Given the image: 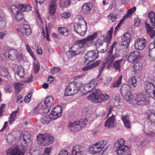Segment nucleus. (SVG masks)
I'll use <instances>...</instances> for the list:
<instances>
[{
    "label": "nucleus",
    "mask_w": 155,
    "mask_h": 155,
    "mask_svg": "<svg viewBox=\"0 0 155 155\" xmlns=\"http://www.w3.org/2000/svg\"><path fill=\"white\" fill-rule=\"evenodd\" d=\"M124 140L120 138L118 139L114 146L117 155H131L129 149L127 146L124 144Z\"/></svg>",
    "instance_id": "obj_1"
},
{
    "label": "nucleus",
    "mask_w": 155,
    "mask_h": 155,
    "mask_svg": "<svg viewBox=\"0 0 155 155\" xmlns=\"http://www.w3.org/2000/svg\"><path fill=\"white\" fill-rule=\"evenodd\" d=\"M148 17L150 20L151 24L153 27L155 29V14L153 12H150L148 14ZM145 28L148 35L151 38L153 39L155 38V30L153 29L149 24L145 23Z\"/></svg>",
    "instance_id": "obj_2"
},
{
    "label": "nucleus",
    "mask_w": 155,
    "mask_h": 155,
    "mask_svg": "<svg viewBox=\"0 0 155 155\" xmlns=\"http://www.w3.org/2000/svg\"><path fill=\"white\" fill-rule=\"evenodd\" d=\"M82 86V83L79 82H73L69 83L65 90V95L68 96L75 94Z\"/></svg>",
    "instance_id": "obj_3"
},
{
    "label": "nucleus",
    "mask_w": 155,
    "mask_h": 155,
    "mask_svg": "<svg viewBox=\"0 0 155 155\" xmlns=\"http://www.w3.org/2000/svg\"><path fill=\"white\" fill-rule=\"evenodd\" d=\"M37 138L38 144L43 146L50 145L54 140V137L48 134H39Z\"/></svg>",
    "instance_id": "obj_4"
},
{
    "label": "nucleus",
    "mask_w": 155,
    "mask_h": 155,
    "mask_svg": "<svg viewBox=\"0 0 155 155\" xmlns=\"http://www.w3.org/2000/svg\"><path fill=\"white\" fill-rule=\"evenodd\" d=\"M109 96L106 94H102L99 90H97L95 92L88 96L87 98L88 100L94 101L96 103H101L106 101L109 98Z\"/></svg>",
    "instance_id": "obj_5"
},
{
    "label": "nucleus",
    "mask_w": 155,
    "mask_h": 155,
    "mask_svg": "<svg viewBox=\"0 0 155 155\" xmlns=\"http://www.w3.org/2000/svg\"><path fill=\"white\" fill-rule=\"evenodd\" d=\"M131 99L134 104L138 105H143L148 102L146 96L142 93H140L138 94H134Z\"/></svg>",
    "instance_id": "obj_6"
},
{
    "label": "nucleus",
    "mask_w": 155,
    "mask_h": 155,
    "mask_svg": "<svg viewBox=\"0 0 155 155\" xmlns=\"http://www.w3.org/2000/svg\"><path fill=\"white\" fill-rule=\"evenodd\" d=\"M20 146H16L8 149L6 151L7 155H24L25 153V148Z\"/></svg>",
    "instance_id": "obj_7"
},
{
    "label": "nucleus",
    "mask_w": 155,
    "mask_h": 155,
    "mask_svg": "<svg viewBox=\"0 0 155 155\" xmlns=\"http://www.w3.org/2000/svg\"><path fill=\"white\" fill-rule=\"evenodd\" d=\"M130 87L127 84H123L121 85L120 88L121 94L127 101H131L134 95L130 94Z\"/></svg>",
    "instance_id": "obj_8"
},
{
    "label": "nucleus",
    "mask_w": 155,
    "mask_h": 155,
    "mask_svg": "<svg viewBox=\"0 0 155 155\" xmlns=\"http://www.w3.org/2000/svg\"><path fill=\"white\" fill-rule=\"evenodd\" d=\"M106 144L105 141H101L90 147L89 150L90 153L95 154L100 152Z\"/></svg>",
    "instance_id": "obj_9"
},
{
    "label": "nucleus",
    "mask_w": 155,
    "mask_h": 155,
    "mask_svg": "<svg viewBox=\"0 0 155 155\" xmlns=\"http://www.w3.org/2000/svg\"><path fill=\"white\" fill-rule=\"evenodd\" d=\"M81 21L84 22L85 24L82 25L81 23H74V26L75 31L81 35L83 36L85 34L87 31V23L84 20Z\"/></svg>",
    "instance_id": "obj_10"
},
{
    "label": "nucleus",
    "mask_w": 155,
    "mask_h": 155,
    "mask_svg": "<svg viewBox=\"0 0 155 155\" xmlns=\"http://www.w3.org/2000/svg\"><path fill=\"white\" fill-rule=\"evenodd\" d=\"M98 51L94 50L87 52L84 56L85 63L88 64L98 58Z\"/></svg>",
    "instance_id": "obj_11"
},
{
    "label": "nucleus",
    "mask_w": 155,
    "mask_h": 155,
    "mask_svg": "<svg viewBox=\"0 0 155 155\" xmlns=\"http://www.w3.org/2000/svg\"><path fill=\"white\" fill-rule=\"evenodd\" d=\"M18 51L16 50L13 49H8L4 53V57L7 59L14 60L17 58Z\"/></svg>",
    "instance_id": "obj_12"
},
{
    "label": "nucleus",
    "mask_w": 155,
    "mask_h": 155,
    "mask_svg": "<svg viewBox=\"0 0 155 155\" xmlns=\"http://www.w3.org/2000/svg\"><path fill=\"white\" fill-rule=\"evenodd\" d=\"M144 88L146 92L148 94L149 97L155 98V86L153 83H147Z\"/></svg>",
    "instance_id": "obj_13"
},
{
    "label": "nucleus",
    "mask_w": 155,
    "mask_h": 155,
    "mask_svg": "<svg viewBox=\"0 0 155 155\" xmlns=\"http://www.w3.org/2000/svg\"><path fill=\"white\" fill-rule=\"evenodd\" d=\"M146 42V39L144 38H139L136 39L134 44L135 49L139 50L143 49L145 46Z\"/></svg>",
    "instance_id": "obj_14"
},
{
    "label": "nucleus",
    "mask_w": 155,
    "mask_h": 155,
    "mask_svg": "<svg viewBox=\"0 0 155 155\" xmlns=\"http://www.w3.org/2000/svg\"><path fill=\"white\" fill-rule=\"evenodd\" d=\"M87 42L85 40V39H81L76 41L75 43L73 45L76 48L78 49L80 51V52L81 53L83 51L84 48L85 44L87 45Z\"/></svg>",
    "instance_id": "obj_15"
},
{
    "label": "nucleus",
    "mask_w": 155,
    "mask_h": 155,
    "mask_svg": "<svg viewBox=\"0 0 155 155\" xmlns=\"http://www.w3.org/2000/svg\"><path fill=\"white\" fill-rule=\"evenodd\" d=\"M31 135L27 132H25L21 138L20 142L22 147L24 148L27 146L28 143L30 141Z\"/></svg>",
    "instance_id": "obj_16"
},
{
    "label": "nucleus",
    "mask_w": 155,
    "mask_h": 155,
    "mask_svg": "<svg viewBox=\"0 0 155 155\" xmlns=\"http://www.w3.org/2000/svg\"><path fill=\"white\" fill-rule=\"evenodd\" d=\"M81 53L80 51L76 48L73 45L69 49V51H67L66 54L68 58H71L75 57L76 55L79 54Z\"/></svg>",
    "instance_id": "obj_17"
},
{
    "label": "nucleus",
    "mask_w": 155,
    "mask_h": 155,
    "mask_svg": "<svg viewBox=\"0 0 155 155\" xmlns=\"http://www.w3.org/2000/svg\"><path fill=\"white\" fill-rule=\"evenodd\" d=\"M19 32L24 36L30 35L32 32L29 25L26 24H23V25L21 26Z\"/></svg>",
    "instance_id": "obj_18"
},
{
    "label": "nucleus",
    "mask_w": 155,
    "mask_h": 155,
    "mask_svg": "<svg viewBox=\"0 0 155 155\" xmlns=\"http://www.w3.org/2000/svg\"><path fill=\"white\" fill-rule=\"evenodd\" d=\"M79 123L77 121L69 123L68 126L69 130L72 132H76L80 131V127Z\"/></svg>",
    "instance_id": "obj_19"
},
{
    "label": "nucleus",
    "mask_w": 155,
    "mask_h": 155,
    "mask_svg": "<svg viewBox=\"0 0 155 155\" xmlns=\"http://www.w3.org/2000/svg\"><path fill=\"white\" fill-rule=\"evenodd\" d=\"M57 0H50L49 5V13L52 15L55 13L57 8Z\"/></svg>",
    "instance_id": "obj_20"
},
{
    "label": "nucleus",
    "mask_w": 155,
    "mask_h": 155,
    "mask_svg": "<svg viewBox=\"0 0 155 155\" xmlns=\"http://www.w3.org/2000/svg\"><path fill=\"white\" fill-rule=\"evenodd\" d=\"M84 153L82 146L80 145H76L73 147L71 155H82Z\"/></svg>",
    "instance_id": "obj_21"
},
{
    "label": "nucleus",
    "mask_w": 155,
    "mask_h": 155,
    "mask_svg": "<svg viewBox=\"0 0 155 155\" xmlns=\"http://www.w3.org/2000/svg\"><path fill=\"white\" fill-rule=\"evenodd\" d=\"M140 58V55L137 52H131L128 56L127 61L130 63L134 62Z\"/></svg>",
    "instance_id": "obj_22"
},
{
    "label": "nucleus",
    "mask_w": 155,
    "mask_h": 155,
    "mask_svg": "<svg viewBox=\"0 0 155 155\" xmlns=\"http://www.w3.org/2000/svg\"><path fill=\"white\" fill-rule=\"evenodd\" d=\"M115 123L114 116L112 115L106 121L104 126L108 128H112L114 126Z\"/></svg>",
    "instance_id": "obj_23"
},
{
    "label": "nucleus",
    "mask_w": 155,
    "mask_h": 155,
    "mask_svg": "<svg viewBox=\"0 0 155 155\" xmlns=\"http://www.w3.org/2000/svg\"><path fill=\"white\" fill-rule=\"evenodd\" d=\"M121 119L126 128L128 129L131 127V121L129 120V116L128 114L122 115Z\"/></svg>",
    "instance_id": "obj_24"
},
{
    "label": "nucleus",
    "mask_w": 155,
    "mask_h": 155,
    "mask_svg": "<svg viewBox=\"0 0 155 155\" xmlns=\"http://www.w3.org/2000/svg\"><path fill=\"white\" fill-rule=\"evenodd\" d=\"M6 25V18L3 11L0 9V29L4 28Z\"/></svg>",
    "instance_id": "obj_25"
},
{
    "label": "nucleus",
    "mask_w": 155,
    "mask_h": 155,
    "mask_svg": "<svg viewBox=\"0 0 155 155\" xmlns=\"http://www.w3.org/2000/svg\"><path fill=\"white\" fill-rule=\"evenodd\" d=\"M123 58L118 59L114 61L112 63V66L114 68L116 71L120 72L121 68V62L123 61Z\"/></svg>",
    "instance_id": "obj_26"
},
{
    "label": "nucleus",
    "mask_w": 155,
    "mask_h": 155,
    "mask_svg": "<svg viewBox=\"0 0 155 155\" xmlns=\"http://www.w3.org/2000/svg\"><path fill=\"white\" fill-rule=\"evenodd\" d=\"M44 104L46 107L51 108L54 103V98L52 96L47 97L44 101Z\"/></svg>",
    "instance_id": "obj_27"
},
{
    "label": "nucleus",
    "mask_w": 155,
    "mask_h": 155,
    "mask_svg": "<svg viewBox=\"0 0 155 155\" xmlns=\"http://www.w3.org/2000/svg\"><path fill=\"white\" fill-rule=\"evenodd\" d=\"M98 36V34L97 32H95L94 34L88 36L85 40L87 42V45L90 46L92 45L93 42V41Z\"/></svg>",
    "instance_id": "obj_28"
},
{
    "label": "nucleus",
    "mask_w": 155,
    "mask_h": 155,
    "mask_svg": "<svg viewBox=\"0 0 155 155\" xmlns=\"http://www.w3.org/2000/svg\"><path fill=\"white\" fill-rule=\"evenodd\" d=\"M52 120L51 117L48 114H45L41 119V123L43 124H48Z\"/></svg>",
    "instance_id": "obj_29"
},
{
    "label": "nucleus",
    "mask_w": 155,
    "mask_h": 155,
    "mask_svg": "<svg viewBox=\"0 0 155 155\" xmlns=\"http://www.w3.org/2000/svg\"><path fill=\"white\" fill-rule=\"evenodd\" d=\"M101 61H97L96 63L92 64L91 65L85 66L83 68L82 70L84 71H86L88 69H91L94 67H97L99 65Z\"/></svg>",
    "instance_id": "obj_30"
},
{
    "label": "nucleus",
    "mask_w": 155,
    "mask_h": 155,
    "mask_svg": "<svg viewBox=\"0 0 155 155\" xmlns=\"http://www.w3.org/2000/svg\"><path fill=\"white\" fill-rule=\"evenodd\" d=\"M58 31L64 36H67L70 33L68 29L64 27H59L58 28Z\"/></svg>",
    "instance_id": "obj_31"
},
{
    "label": "nucleus",
    "mask_w": 155,
    "mask_h": 155,
    "mask_svg": "<svg viewBox=\"0 0 155 155\" xmlns=\"http://www.w3.org/2000/svg\"><path fill=\"white\" fill-rule=\"evenodd\" d=\"M113 32V28H111L109 31H108L107 33L105 36L106 38L107 39V42H106L108 44L110 43V41L112 37V35Z\"/></svg>",
    "instance_id": "obj_32"
},
{
    "label": "nucleus",
    "mask_w": 155,
    "mask_h": 155,
    "mask_svg": "<svg viewBox=\"0 0 155 155\" xmlns=\"http://www.w3.org/2000/svg\"><path fill=\"white\" fill-rule=\"evenodd\" d=\"M9 74L7 68L3 67L0 69V75L3 77L7 76Z\"/></svg>",
    "instance_id": "obj_33"
},
{
    "label": "nucleus",
    "mask_w": 155,
    "mask_h": 155,
    "mask_svg": "<svg viewBox=\"0 0 155 155\" xmlns=\"http://www.w3.org/2000/svg\"><path fill=\"white\" fill-rule=\"evenodd\" d=\"M121 38L123 41H126L130 42L131 39V35L128 33H125L121 36Z\"/></svg>",
    "instance_id": "obj_34"
},
{
    "label": "nucleus",
    "mask_w": 155,
    "mask_h": 155,
    "mask_svg": "<svg viewBox=\"0 0 155 155\" xmlns=\"http://www.w3.org/2000/svg\"><path fill=\"white\" fill-rule=\"evenodd\" d=\"M142 66V64L141 62H138L135 63L133 67V71L134 72H136L137 70L141 69Z\"/></svg>",
    "instance_id": "obj_35"
},
{
    "label": "nucleus",
    "mask_w": 155,
    "mask_h": 155,
    "mask_svg": "<svg viewBox=\"0 0 155 155\" xmlns=\"http://www.w3.org/2000/svg\"><path fill=\"white\" fill-rule=\"evenodd\" d=\"M148 119H149L152 122H155V113L153 112H151L149 111L147 113Z\"/></svg>",
    "instance_id": "obj_36"
},
{
    "label": "nucleus",
    "mask_w": 155,
    "mask_h": 155,
    "mask_svg": "<svg viewBox=\"0 0 155 155\" xmlns=\"http://www.w3.org/2000/svg\"><path fill=\"white\" fill-rule=\"evenodd\" d=\"M92 8V6L90 3L84 4L82 6V9L84 11L91 10Z\"/></svg>",
    "instance_id": "obj_37"
},
{
    "label": "nucleus",
    "mask_w": 155,
    "mask_h": 155,
    "mask_svg": "<svg viewBox=\"0 0 155 155\" xmlns=\"http://www.w3.org/2000/svg\"><path fill=\"white\" fill-rule=\"evenodd\" d=\"M42 105L41 104L37 105L35 108L33 110V112L34 114H37L38 113L41 114L42 113V111L43 110L42 107H41Z\"/></svg>",
    "instance_id": "obj_38"
},
{
    "label": "nucleus",
    "mask_w": 155,
    "mask_h": 155,
    "mask_svg": "<svg viewBox=\"0 0 155 155\" xmlns=\"http://www.w3.org/2000/svg\"><path fill=\"white\" fill-rule=\"evenodd\" d=\"M79 123V125L80 127V130L84 128L87 125V120L85 118L84 119H81L79 121H77Z\"/></svg>",
    "instance_id": "obj_39"
},
{
    "label": "nucleus",
    "mask_w": 155,
    "mask_h": 155,
    "mask_svg": "<svg viewBox=\"0 0 155 155\" xmlns=\"http://www.w3.org/2000/svg\"><path fill=\"white\" fill-rule=\"evenodd\" d=\"M105 45V42L103 41L102 40L98 38L97 41L95 42V45L97 48H99Z\"/></svg>",
    "instance_id": "obj_40"
},
{
    "label": "nucleus",
    "mask_w": 155,
    "mask_h": 155,
    "mask_svg": "<svg viewBox=\"0 0 155 155\" xmlns=\"http://www.w3.org/2000/svg\"><path fill=\"white\" fill-rule=\"evenodd\" d=\"M61 115V113H58L52 111V110L51 112V115L50 116L51 117L52 120H54L60 117Z\"/></svg>",
    "instance_id": "obj_41"
},
{
    "label": "nucleus",
    "mask_w": 155,
    "mask_h": 155,
    "mask_svg": "<svg viewBox=\"0 0 155 155\" xmlns=\"http://www.w3.org/2000/svg\"><path fill=\"white\" fill-rule=\"evenodd\" d=\"M71 2V0H65L63 3H61V0H60V7L63 8L68 7L70 5Z\"/></svg>",
    "instance_id": "obj_42"
},
{
    "label": "nucleus",
    "mask_w": 155,
    "mask_h": 155,
    "mask_svg": "<svg viewBox=\"0 0 155 155\" xmlns=\"http://www.w3.org/2000/svg\"><path fill=\"white\" fill-rule=\"evenodd\" d=\"M18 110H15L13 111L11 114L10 117L9 119V122L11 124L12 122L13 121L15 118L17 114L18 113Z\"/></svg>",
    "instance_id": "obj_43"
},
{
    "label": "nucleus",
    "mask_w": 155,
    "mask_h": 155,
    "mask_svg": "<svg viewBox=\"0 0 155 155\" xmlns=\"http://www.w3.org/2000/svg\"><path fill=\"white\" fill-rule=\"evenodd\" d=\"M94 88L92 87L91 85H90L89 83L85 85L84 88V90H85L86 91V93L84 94L88 93L90 92H91L93 90Z\"/></svg>",
    "instance_id": "obj_44"
},
{
    "label": "nucleus",
    "mask_w": 155,
    "mask_h": 155,
    "mask_svg": "<svg viewBox=\"0 0 155 155\" xmlns=\"http://www.w3.org/2000/svg\"><path fill=\"white\" fill-rule=\"evenodd\" d=\"M14 16L18 21H21L24 18V15L21 11L18 12V13L15 15Z\"/></svg>",
    "instance_id": "obj_45"
},
{
    "label": "nucleus",
    "mask_w": 155,
    "mask_h": 155,
    "mask_svg": "<svg viewBox=\"0 0 155 155\" xmlns=\"http://www.w3.org/2000/svg\"><path fill=\"white\" fill-rule=\"evenodd\" d=\"M22 84L18 82L15 84V92L20 91L22 88Z\"/></svg>",
    "instance_id": "obj_46"
},
{
    "label": "nucleus",
    "mask_w": 155,
    "mask_h": 155,
    "mask_svg": "<svg viewBox=\"0 0 155 155\" xmlns=\"http://www.w3.org/2000/svg\"><path fill=\"white\" fill-rule=\"evenodd\" d=\"M24 70L22 67H19L17 71V73L18 75L21 78H23L25 75Z\"/></svg>",
    "instance_id": "obj_47"
},
{
    "label": "nucleus",
    "mask_w": 155,
    "mask_h": 155,
    "mask_svg": "<svg viewBox=\"0 0 155 155\" xmlns=\"http://www.w3.org/2000/svg\"><path fill=\"white\" fill-rule=\"evenodd\" d=\"M149 56L152 61L155 60V48L151 50H149Z\"/></svg>",
    "instance_id": "obj_48"
},
{
    "label": "nucleus",
    "mask_w": 155,
    "mask_h": 155,
    "mask_svg": "<svg viewBox=\"0 0 155 155\" xmlns=\"http://www.w3.org/2000/svg\"><path fill=\"white\" fill-rule=\"evenodd\" d=\"M10 10L12 12L14 15L17 14L18 12L20 11L18 8H17L15 5H12L11 6Z\"/></svg>",
    "instance_id": "obj_49"
},
{
    "label": "nucleus",
    "mask_w": 155,
    "mask_h": 155,
    "mask_svg": "<svg viewBox=\"0 0 155 155\" xmlns=\"http://www.w3.org/2000/svg\"><path fill=\"white\" fill-rule=\"evenodd\" d=\"M98 81L97 78H94L91 80L88 83L90 85H91L92 87L94 88L98 83Z\"/></svg>",
    "instance_id": "obj_50"
},
{
    "label": "nucleus",
    "mask_w": 155,
    "mask_h": 155,
    "mask_svg": "<svg viewBox=\"0 0 155 155\" xmlns=\"http://www.w3.org/2000/svg\"><path fill=\"white\" fill-rule=\"evenodd\" d=\"M121 80L122 76L120 77L118 80L112 84V86L114 87H119L121 84Z\"/></svg>",
    "instance_id": "obj_51"
},
{
    "label": "nucleus",
    "mask_w": 155,
    "mask_h": 155,
    "mask_svg": "<svg viewBox=\"0 0 155 155\" xmlns=\"http://www.w3.org/2000/svg\"><path fill=\"white\" fill-rule=\"evenodd\" d=\"M106 65V63H105V62H101V65L100 66L98 70L99 72V74L98 76V78L99 77V76L101 75V73L102 72Z\"/></svg>",
    "instance_id": "obj_52"
},
{
    "label": "nucleus",
    "mask_w": 155,
    "mask_h": 155,
    "mask_svg": "<svg viewBox=\"0 0 155 155\" xmlns=\"http://www.w3.org/2000/svg\"><path fill=\"white\" fill-rule=\"evenodd\" d=\"M121 51L120 49L116 48L113 55L115 59L117 58L120 57V55Z\"/></svg>",
    "instance_id": "obj_53"
},
{
    "label": "nucleus",
    "mask_w": 155,
    "mask_h": 155,
    "mask_svg": "<svg viewBox=\"0 0 155 155\" xmlns=\"http://www.w3.org/2000/svg\"><path fill=\"white\" fill-rule=\"evenodd\" d=\"M129 82L130 84H132L134 87H135L137 86V81L136 77L134 76L131 78L129 80Z\"/></svg>",
    "instance_id": "obj_54"
},
{
    "label": "nucleus",
    "mask_w": 155,
    "mask_h": 155,
    "mask_svg": "<svg viewBox=\"0 0 155 155\" xmlns=\"http://www.w3.org/2000/svg\"><path fill=\"white\" fill-rule=\"evenodd\" d=\"M115 59L112 54H109L107 56V61L110 63H112Z\"/></svg>",
    "instance_id": "obj_55"
},
{
    "label": "nucleus",
    "mask_w": 155,
    "mask_h": 155,
    "mask_svg": "<svg viewBox=\"0 0 155 155\" xmlns=\"http://www.w3.org/2000/svg\"><path fill=\"white\" fill-rule=\"evenodd\" d=\"M51 148L46 147L44 151L43 154L40 155H50Z\"/></svg>",
    "instance_id": "obj_56"
},
{
    "label": "nucleus",
    "mask_w": 155,
    "mask_h": 155,
    "mask_svg": "<svg viewBox=\"0 0 155 155\" xmlns=\"http://www.w3.org/2000/svg\"><path fill=\"white\" fill-rule=\"evenodd\" d=\"M62 110V108L61 106H57L56 107H54L52 110V111H54L56 113H61Z\"/></svg>",
    "instance_id": "obj_57"
},
{
    "label": "nucleus",
    "mask_w": 155,
    "mask_h": 155,
    "mask_svg": "<svg viewBox=\"0 0 155 155\" xmlns=\"http://www.w3.org/2000/svg\"><path fill=\"white\" fill-rule=\"evenodd\" d=\"M108 18L109 19L111 20L112 22L116 21L117 18L116 15L112 14H110L108 15Z\"/></svg>",
    "instance_id": "obj_58"
},
{
    "label": "nucleus",
    "mask_w": 155,
    "mask_h": 155,
    "mask_svg": "<svg viewBox=\"0 0 155 155\" xmlns=\"http://www.w3.org/2000/svg\"><path fill=\"white\" fill-rule=\"evenodd\" d=\"M136 9V7H134L128 10L127 14L126 15H128V18L131 15Z\"/></svg>",
    "instance_id": "obj_59"
},
{
    "label": "nucleus",
    "mask_w": 155,
    "mask_h": 155,
    "mask_svg": "<svg viewBox=\"0 0 155 155\" xmlns=\"http://www.w3.org/2000/svg\"><path fill=\"white\" fill-rule=\"evenodd\" d=\"M34 69L35 71V72L37 73L38 72L40 69L39 64L37 63L34 64Z\"/></svg>",
    "instance_id": "obj_60"
},
{
    "label": "nucleus",
    "mask_w": 155,
    "mask_h": 155,
    "mask_svg": "<svg viewBox=\"0 0 155 155\" xmlns=\"http://www.w3.org/2000/svg\"><path fill=\"white\" fill-rule=\"evenodd\" d=\"M130 42L126 41H123L121 43V45L123 48L125 47L127 48L129 45Z\"/></svg>",
    "instance_id": "obj_61"
},
{
    "label": "nucleus",
    "mask_w": 155,
    "mask_h": 155,
    "mask_svg": "<svg viewBox=\"0 0 155 155\" xmlns=\"http://www.w3.org/2000/svg\"><path fill=\"white\" fill-rule=\"evenodd\" d=\"M70 15V14L68 12H65L61 14V16L62 19L68 18Z\"/></svg>",
    "instance_id": "obj_62"
},
{
    "label": "nucleus",
    "mask_w": 155,
    "mask_h": 155,
    "mask_svg": "<svg viewBox=\"0 0 155 155\" xmlns=\"http://www.w3.org/2000/svg\"><path fill=\"white\" fill-rule=\"evenodd\" d=\"M134 25L136 27L140 26L141 24L140 19L139 18H137L134 20Z\"/></svg>",
    "instance_id": "obj_63"
},
{
    "label": "nucleus",
    "mask_w": 155,
    "mask_h": 155,
    "mask_svg": "<svg viewBox=\"0 0 155 155\" xmlns=\"http://www.w3.org/2000/svg\"><path fill=\"white\" fill-rule=\"evenodd\" d=\"M144 133L147 135L149 137H152L155 136V133L152 131H150L147 132H144Z\"/></svg>",
    "instance_id": "obj_64"
}]
</instances>
